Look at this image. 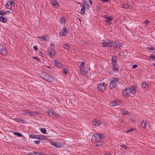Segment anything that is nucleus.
Instances as JSON below:
<instances>
[{"label": "nucleus", "instance_id": "22", "mask_svg": "<svg viewBox=\"0 0 155 155\" xmlns=\"http://www.w3.org/2000/svg\"><path fill=\"white\" fill-rule=\"evenodd\" d=\"M8 20V18L6 17H4L2 16H0V20L3 23H5Z\"/></svg>", "mask_w": 155, "mask_h": 155}, {"label": "nucleus", "instance_id": "54", "mask_svg": "<svg viewBox=\"0 0 155 155\" xmlns=\"http://www.w3.org/2000/svg\"><path fill=\"white\" fill-rule=\"evenodd\" d=\"M34 50H38V48L36 47L35 46H34Z\"/></svg>", "mask_w": 155, "mask_h": 155}, {"label": "nucleus", "instance_id": "39", "mask_svg": "<svg viewBox=\"0 0 155 155\" xmlns=\"http://www.w3.org/2000/svg\"><path fill=\"white\" fill-rule=\"evenodd\" d=\"M85 12V9L83 8H81L80 11L82 15L84 14Z\"/></svg>", "mask_w": 155, "mask_h": 155}, {"label": "nucleus", "instance_id": "14", "mask_svg": "<svg viewBox=\"0 0 155 155\" xmlns=\"http://www.w3.org/2000/svg\"><path fill=\"white\" fill-rule=\"evenodd\" d=\"M101 123V121L100 120L96 119L94 120L92 122V124L96 126L99 125Z\"/></svg>", "mask_w": 155, "mask_h": 155}, {"label": "nucleus", "instance_id": "7", "mask_svg": "<svg viewBox=\"0 0 155 155\" xmlns=\"http://www.w3.org/2000/svg\"><path fill=\"white\" fill-rule=\"evenodd\" d=\"M100 44L103 47H111V41L108 40L107 41H103Z\"/></svg>", "mask_w": 155, "mask_h": 155}, {"label": "nucleus", "instance_id": "49", "mask_svg": "<svg viewBox=\"0 0 155 155\" xmlns=\"http://www.w3.org/2000/svg\"><path fill=\"white\" fill-rule=\"evenodd\" d=\"M53 115L56 118L58 117L57 114H56L55 112H54V111L53 112Z\"/></svg>", "mask_w": 155, "mask_h": 155}, {"label": "nucleus", "instance_id": "6", "mask_svg": "<svg viewBox=\"0 0 155 155\" xmlns=\"http://www.w3.org/2000/svg\"><path fill=\"white\" fill-rule=\"evenodd\" d=\"M106 88V84L104 82L99 84L97 86L98 90L101 92L104 91Z\"/></svg>", "mask_w": 155, "mask_h": 155}, {"label": "nucleus", "instance_id": "5", "mask_svg": "<svg viewBox=\"0 0 155 155\" xmlns=\"http://www.w3.org/2000/svg\"><path fill=\"white\" fill-rule=\"evenodd\" d=\"M111 47L115 49H121V47H122V44L120 43L119 42H112L111 41Z\"/></svg>", "mask_w": 155, "mask_h": 155}, {"label": "nucleus", "instance_id": "56", "mask_svg": "<svg viewBox=\"0 0 155 155\" xmlns=\"http://www.w3.org/2000/svg\"><path fill=\"white\" fill-rule=\"evenodd\" d=\"M89 2L90 3V4L91 5H92V1L91 0H89Z\"/></svg>", "mask_w": 155, "mask_h": 155}, {"label": "nucleus", "instance_id": "58", "mask_svg": "<svg viewBox=\"0 0 155 155\" xmlns=\"http://www.w3.org/2000/svg\"><path fill=\"white\" fill-rule=\"evenodd\" d=\"M35 60H36L37 61H39V59L37 58V59H35Z\"/></svg>", "mask_w": 155, "mask_h": 155}, {"label": "nucleus", "instance_id": "38", "mask_svg": "<svg viewBox=\"0 0 155 155\" xmlns=\"http://www.w3.org/2000/svg\"><path fill=\"white\" fill-rule=\"evenodd\" d=\"M149 23V21L147 20H145L144 22L143 23V25L144 26H146Z\"/></svg>", "mask_w": 155, "mask_h": 155}, {"label": "nucleus", "instance_id": "10", "mask_svg": "<svg viewBox=\"0 0 155 155\" xmlns=\"http://www.w3.org/2000/svg\"><path fill=\"white\" fill-rule=\"evenodd\" d=\"M120 103V102L119 100H116L111 102L109 104L111 106H115L119 105Z\"/></svg>", "mask_w": 155, "mask_h": 155}, {"label": "nucleus", "instance_id": "59", "mask_svg": "<svg viewBox=\"0 0 155 155\" xmlns=\"http://www.w3.org/2000/svg\"><path fill=\"white\" fill-rule=\"evenodd\" d=\"M50 45H52V46H54H54H54V45H53V44H50Z\"/></svg>", "mask_w": 155, "mask_h": 155}, {"label": "nucleus", "instance_id": "27", "mask_svg": "<svg viewBox=\"0 0 155 155\" xmlns=\"http://www.w3.org/2000/svg\"><path fill=\"white\" fill-rule=\"evenodd\" d=\"M142 87L145 88L146 89L148 88V86L147 84V82H144L142 83Z\"/></svg>", "mask_w": 155, "mask_h": 155}, {"label": "nucleus", "instance_id": "63", "mask_svg": "<svg viewBox=\"0 0 155 155\" xmlns=\"http://www.w3.org/2000/svg\"><path fill=\"white\" fill-rule=\"evenodd\" d=\"M153 60H155V59H152Z\"/></svg>", "mask_w": 155, "mask_h": 155}, {"label": "nucleus", "instance_id": "52", "mask_svg": "<svg viewBox=\"0 0 155 155\" xmlns=\"http://www.w3.org/2000/svg\"><path fill=\"white\" fill-rule=\"evenodd\" d=\"M133 66V68H137V64H133L132 65Z\"/></svg>", "mask_w": 155, "mask_h": 155}, {"label": "nucleus", "instance_id": "55", "mask_svg": "<svg viewBox=\"0 0 155 155\" xmlns=\"http://www.w3.org/2000/svg\"><path fill=\"white\" fill-rule=\"evenodd\" d=\"M109 0H102L101 1L103 2H108Z\"/></svg>", "mask_w": 155, "mask_h": 155}, {"label": "nucleus", "instance_id": "62", "mask_svg": "<svg viewBox=\"0 0 155 155\" xmlns=\"http://www.w3.org/2000/svg\"><path fill=\"white\" fill-rule=\"evenodd\" d=\"M104 155H110L109 154H105Z\"/></svg>", "mask_w": 155, "mask_h": 155}, {"label": "nucleus", "instance_id": "61", "mask_svg": "<svg viewBox=\"0 0 155 155\" xmlns=\"http://www.w3.org/2000/svg\"><path fill=\"white\" fill-rule=\"evenodd\" d=\"M33 58H36V57H33Z\"/></svg>", "mask_w": 155, "mask_h": 155}, {"label": "nucleus", "instance_id": "60", "mask_svg": "<svg viewBox=\"0 0 155 155\" xmlns=\"http://www.w3.org/2000/svg\"><path fill=\"white\" fill-rule=\"evenodd\" d=\"M123 54V53H120V55H121V54Z\"/></svg>", "mask_w": 155, "mask_h": 155}, {"label": "nucleus", "instance_id": "35", "mask_svg": "<svg viewBox=\"0 0 155 155\" xmlns=\"http://www.w3.org/2000/svg\"><path fill=\"white\" fill-rule=\"evenodd\" d=\"M60 22L61 24H64L65 21L64 19L63 18H61L60 19Z\"/></svg>", "mask_w": 155, "mask_h": 155}, {"label": "nucleus", "instance_id": "51", "mask_svg": "<svg viewBox=\"0 0 155 155\" xmlns=\"http://www.w3.org/2000/svg\"><path fill=\"white\" fill-rule=\"evenodd\" d=\"M111 21H108V20H106V21L107 22V24L108 25H110L111 23Z\"/></svg>", "mask_w": 155, "mask_h": 155}, {"label": "nucleus", "instance_id": "64", "mask_svg": "<svg viewBox=\"0 0 155 155\" xmlns=\"http://www.w3.org/2000/svg\"><path fill=\"white\" fill-rule=\"evenodd\" d=\"M153 65L155 66V63L153 64Z\"/></svg>", "mask_w": 155, "mask_h": 155}, {"label": "nucleus", "instance_id": "26", "mask_svg": "<svg viewBox=\"0 0 155 155\" xmlns=\"http://www.w3.org/2000/svg\"><path fill=\"white\" fill-rule=\"evenodd\" d=\"M29 137L31 138L38 139V135L34 134H31L30 135Z\"/></svg>", "mask_w": 155, "mask_h": 155}, {"label": "nucleus", "instance_id": "47", "mask_svg": "<svg viewBox=\"0 0 155 155\" xmlns=\"http://www.w3.org/2000/svg\"><path fill=\"white\" fill-rule=\"evenodd\" d=\"M28 155H35V152L29 153L28 154Z\"/></svg>", "mask_w": 155, "mask_h": 155}, {"label": "nucleus", "instance_id": "8", "mask_svg": "<svg viewBox=\"0 0 155 155\" xmlns=\"http://www.w3.org/2000/svg\"><path fill=\"white\" fill-rule=\"evenodd\" d=\"M68 33V29L65 28H63L60 32V35L62 37H65Z\"/></svg>", "mask_w": 155, "mask_h": 155}, {"label": "nucleus", "instance_id": "28", "mask_svg": "<svg viewBox=\"0 0 155 155\" xmlns=\"http://www.w3.org/2000/svg\"><path fill=\"white\" fill-rule=\"evenodd\" d=\"M121 7L122 8H124V9H127L129 8V5L126 4H122L121 5Z\"/></svg>", "mask_w": 155, "mask_h": 155}, {"label": "nucleus", "instance_id": "42", "mask_svg": "<svg viewBox=\"0 0 155 155\" xmlns=\"http://www.w3.org/2000/svg\"><path fill=\"white\" fill-rule=\"evenodd\" d=\"M63 73L65 74V75H66L68 72V70L67 69L64 68L63 69Z\"/></svg>", "mask_w": 155, "mask_h": 155}, {"label": "nucleus", "instance_id": "9", "mask_svg": "<svg viewBox=\"0 0 155 155\" xmlns=\"http://www.w3.org/2000/svg\"><path fill=\"white\" fill-rule=\"evenodd\" d=\"M7 54L6 49L3 46L0 45V54L2 55H5Z\"/></svg>", "mask_w": 155, "mask_h": 155}, {"label": "nucleus", "instance_id": "19", "mask_svg": "<svg viewBox=\"0 0 155 155\" xmlns=\"http://www.w3.org/2000/svg\"><path fill=\"white\" fill-rule=\"evenodd\" d=\"M85 68L81 69L80 72L81 74L83 76L85 75L87 73V71L85 70Z\"/></svg>", "mask_w": 155, "mask_h": 155}, {"label": "nucleus", "instance_id": "15", "mask_svg": "<svg viewBox=\"0 0 155 155\" xmlns=\"http://www.w3.org/2000/svg\"><path fill=\"white\" fill-rule=\"evenodd\" d=\"M48 53L51 58L54 57L55 52L54 50H49L48 51Z\"/></svg>", "mask_w": 155, "mask_h": 155}, {"label": "nucleus", "instance_id": "16", "mask_svg": "<svg viewBox=\"0 0 155 155\" xmlns=\"http://www.w3.org/2000/svg\"><path fill=\"white\" fill-rule=\"evenodd\" d=\"M147 124L146 120H143L141 123V127L142 128L145 129L146 128V126Z\"/></svg>", "mask_w": 155, "mask_h": 155}, {"label": "nucleus", "instance_id": "46", "mask_svg": "<svg viewBox=\"0 0 155 155\" xmlns=\"http://www.w3.org/2000/svg\"><path fill=\"white\" fill-rule=\"evenodd\" d=\"M38 55L41 57L42 58L43 57V55L42 52L39 51L38 53Z\"/></svg>", "mask_w": 155, "mask_h": 155}, {"label": "nucleus", "instance_id": "18", "mask_svg": "<svg viewBox=\"0 0 155 155\" xmlns=\"http://www.w3.org/2000/svg\"><path fill=\"white\" fill-rule=\"evenodd\" d=\"M14 120L15 121L18 123H25L26 122V121L25 120L19 118H17L15 119Z\"/></svg>", "mask_w": 155, "mask_h": 155}, {"label": "nucleus", "instance_id": "53", "mask_svg": "<svg viewBox=\"0 0 155 155\" xmlns=\"http://www.w3.org/2000/svg\"><path fill=\"white\" fill-rule=\"evenodd\" d=\"M11 3V4L12 5H14V4L15 3V2L13 1H9ZM14 6V5H13Z\"/></svg>", "mask_w": 155, "mask_h": 155}, {"label": "nucleus", "instance_id": "23", "mask_svg": "<svg viewBox=\"0 0 155 155\" xmlns=\"http://www.w3.org/2000/svg\"><path fill=\"white\" fill-rule=\"evenodd\" d=\"M51 4L55 8H57L58 6V4L57 1H53L51 2Z\"/></svg>", "mask_w": 155, "mask_h": 155}, {"label": "nucleus", "instance_id": "25", "mask_svg": "<svg viewBox=\"0 0 155 155\" xmlns=\"http://www.w3.org/2000/svg\"><path fill=\"white\" fill-rule=\"evenodd\" d=\"M24 114H28L29 115H34L35 114V113L34 112H30L27 110H24Z\"/></svg>", "mask_w": 155, "mask_h": 155}, {"label": "nucleus", "instance_id": "48", "mask_svg": "<svg viewBox=\"0 0 155 155\" xmlns=\"http://www.w3.org/2000/svg\"><path fill=\"white\" fill-rule=\"evenodd\" d=\"M34 142L37 144H39L40 143V141L39 140H36L34 141Z\"/></svg>", "mask_w": 155, "mask_h": 155}, {"label": "nucleus", "instance_id": "45", "mask_svg": "<svg viewBox=\"0 0 155 155\" xmlns=\"http://www.w3.org/2000/svg\"><path fill=\"white\" fill-rule=\"evenodd\" d=\"M96 144V146H99L102 145V142H97Z\"/></svg>", "mask_w": 155, "mask_h": 155}, {"label": "nucleus", "instance_id": "13", "mask_svg": "<svg viewBox=\"0 0 155 155\" xmlns=\"http://www.w3.org/2000/svg\"><path fill=\"white\" fill-rule=\"evenodd\" d=\"M54 64L56 67L59 68H60L61 66L62 65L61 63L57 61L56 60H54L53 61Z\"/></svg>", "mask_w": 155, "mask_h": 155}, {"label": "nucleus", "instance_id": "33", "mask_svg": "<svg viewBox=\"0 0 155 155\" xmlns=\"http://www.w3.org/2000/svg\"><path fill=\"white\" fill-rule=\"evenodd\" d=\"M54 111L51 110H48V114L50 116H52L53 114V112Z\"/></svg>", "mask_w": 155, "mask_h": 155}, {"label": "nucleus", "instance_id": "44", "mask_svg": "<svg viewBox=\"0 0 155 155\" xmlns=\"http://www.w3.org/2000/svg\"><path fill=\"white\" fill-rule=\"evenodd\" d=\"M134 130V128H130V129L128 130H126V132L127 133L130 132H132V131H133Z\"/></svg>", "mask_w": 155, "mask_h": 155}, {"label": "nucleus", "instance_id": "50", "mask_svg": "<svg viewBox=\"0 0 155 155\" xmlns=\"http://www.w3.org/2000/svg\"><path fill=\"white\" fill-rule=\"evenodd\" d=\"M121 147H122V148H124V149H127V147L125 145H121Z\"/></svg>", "mask_w": 155, "mask_h": 155}, {"label": "nucleus", "instance_id": "40", "mask_svg": "<svg viewBox=\"0 0 155 155\" xmlns=\"http://www.w3.org/2000/svg\"><path fill=\"white\" fill-rule=\"evenodd\" d=\"M113 69L114 70H118L119 69V67L117 65L113 66Z\"/></svg>", "mask_w": 155, "mask_h": 155}, {"label": "nucleus", "instance_id": "34", "mask_svg": "<svg viewBox=\"0 0 155 155\" xmlns=\"http://www.w3.org/2000/svg\"><path fill=\"white\" fill-rule=\"evenodd\" d=\"M14 134L15 135H17L20 137H22V134L21 133L19 132H15L14 133Z\"/></svg>", "mask_w": 155, "mask_h": 155}, {"label": "nucleus", "instance_id": "41", "mask_svg": "<svg viewBox=\"0 0 155 155\" xmlns=\"http://www.w3.org/2000/svg\"><path fill=\"white\" fill-rule=\"evenodd\" d=\"M86 6H87V7H88V5L86 3H84L83 5L82 6V8H83V9H86L85 7Z\"/></svg>", "mask_w": 155, "mask_h": 155}, {"label": "nucleus", "instance_id": "1", "mask_svg": "<svg viewBox=\"0 0 155 155\" xmlns=\"http://www.w3.org/2000/svg\"><path fill=\"white\" fill-rule=\"evenodd\" d=\"M137 87L136 86H133L130 88L124 89L123 92L124 93H125V95L127 97L131 96L133 97V95H134L137 91Z\"/></svg>", "mask_w": 155, "mask_h": 155}, {"label": "nucleus", "instance_id": "17", "mask_svg": "<svg viewBox=\"0 0 155 155\" xmlns=\"http://www.w3.org/2000/svg\"><path fill=\"white\" fill-rule=\"evenodd\" d=\"M104 18L107 20L108 21H111L113 19L114 17L112 16H108L107 15H104Z\"/></svg>", "mask_w": 155, "mask_h": 155}, {"label": "nucleus", "instance_id": "24", "mask_svg": "<svg viewBox=\"0 0 155 155\" xmlns=\"http://www.w3.org/2000/svg\"><path fill=\"white\" fill-rule=\"evenodd\" d=\"M11 13V11L9 10H8L5 12H2L1 11L0 15H5L6 14H9Z\"/></svg>", "mask_w": 155, "mask_h": 155}, {"label": "nucleus", "instance_id": "57", "mask_svg": "<svg viewBox=\"0 0 155 155\" xmlns=\"http://www.w3.org/2000/svg\"><path fill=\"white\" fill-rule=\"evenodd\" d=\"M149 58H155V57L154 56H153V57L152 56H150Z\"/></svg>", "mask_w": 155, "mask_h": 155}, {"label": "nucleus", "instance_id": "36", "mask_svg": "<svg viewBox=\"0 0 155 155\" xmlns=\"http://www.w3.org/2000/svg\"><path fill=\"white\" fill-rule=\"evenodd\" d=\"M40 130L41 132L44 134L46 133V130L45 128L41 129Z\"/></svg>", "mask_w": 155, "mask_h": 155}, {"label": "nucleus", "instance_id": "11", "mask_svg": "<svg viewBox=\"0 0 155 155\" xmlns=\"http://www.w3.org/2000/svg\"><path fill=\"white\" fill-rule=\"evenodd\" d=\"M121 114L124 116H125L126 115H128L129 116H130L131 115L130 113L127 110H126L125 109H122L121 110Z\"/></svg>", "mask_w": 155, "mask_h": 155}, {"label": "nucleus", "instance_id": "37", "mask_svg": "<svg viewBox=\"0 0 155 155\" xmlns=\"http://www.w3.org/2000/svg\"><path fill=\"white\" fill-rule=\"evenodd\" d=\"M147 48L150 50H151L152 51H154V50H155V48H154L152 46L147 47Z\"/></svg>", "mask_w": 155, "mask_h": 155}, {"label": "nucleus", "instance_id": "30", "mask_svg": "<svg viewBox=\"0 0 155 155\" xmlns=\"http://www.w3.org/2000/svg\"><path fill=\"white\" fill-rule=\"evenodd\" d=\"M85 64L84 62H81V64L80 66V68H79L80 70L81 69H82H82H84V68H85V67L84 66Z\"/></svg>", "mask_w": 155, "mask_h": 155}, {"label": "nucleus", "instance_id": "31", "mask_svg": "<svg viewBox=\"0 0 155 155\" xmlns=\"http://www.w3.org/2000/svg\"><path fill=\"white\" fill-rule=\"evenodd\" d=\"M117 59H112V62L113 66L117 65Z\"/></svg>", "mask_w": 155, "mask_h": 155}, {"label": "nucleus", "instance_id": "29", "mask_svg": "<svg viewBox=\"0 0 155 155\" xmlns=\"http://www.w3.org/2000/svg\"><path fill=\"white\" fill-rule=\"evenodd\" d=\"M47 137L44 135H38V139H46Z\"/></svg>", "mask_w": 155, "mask_h": 155}, {"label": "nucleus", "instance_id": "12", "mask_svg": "<svg viewBox=\"0 0 155 155\" xmlns=\"http://www.w3.org/2000/svg\"><path fill=\"white\" fill-rule=\"evenodd\" d=\"M50 143L57 148H59L61 147L62 146L61 144L60 143H56L51 142Z\"/></svg>", "mask_w": 155, "mask_h": 155}, {"label": "nucleus", "instance_id": "4", "mask_svg": "<svg viewBox=\"0 0 155 155\" xmlns=\"http://www.w3.org/2000/svg\"><path fill=\"white\" fill-rule=\"evenodd\" d=\"M41 77L44 79L48 82H52L53 81L52 77L48 74L45 73L42 75Z\"/></svg>", "mask_w": 155, "mask_h": 155}, {"label": "nucleus", "instance_id": "21", "mask_svg": "<svg viewBox=\"0 0 155 155\" xmlns=\"http://www.w3.org/2000/svg\"><path fill=\"white\" fill-rule=\"evenodd\" d=\"M38 38H39L40 40L42 41L43 40V41H48V39L47 36L44 35L41 37H38Z\"/></svg>", "mask_w": 155, "mask_h": 155}, {"label": "nucleus", "instance_id": "32", "mask_svg": "<svg viewBox=\"0 0 155 155\" xmlns=\"http://www.w3.org/2000/svg\"><path fill=\"white\" fill-rule=\"evenodd\" d=\"M63 48L65 49L69 50L70 46L68 44H65L63 46Z\"/></svg>", "mask_w": 155, "mask_h": 155}, {"label": "nucleus", "instance_id": "2", "mask_svg": "<svg viewBox=\"0 0 155 155\" xmlns=\"http://www.w3.org/2000/svg\"><path fill=\"white\" fill-rule=\"evenodd\" d=\"M104 138V136L101 134L96 133L92 137V141L94 142L97 143L99 142L101 140Z\"/></svg>", "mask_w": 155, "mask_h": 155}, {"label": "nucleus", "instance_id": "3", "mask_svg": "<svg viewBox=\"0 0 155 155\" xmlns=\"http://www.w3.org/2000/svg\"><path fill=\"white\" fill-rule=\"evenodd\" d=\"M119 79L117 78H112L109 80L110 82L109 87L110 88H113L119 84Z\"/></svg>", "mask_w": 155, "mask_h": 155}, {"label": "nucleus", "instance_id": "43", "mask_svg": "<svg viewBox=\"0 0 155 155\" xmlns=\"http://www.w3.org/2000/svg\"><path fill=\"white\" fill-rule=\"evenodd\" d=\"M35 155H48L43 153H39L35 152Z\"/></svg>", "mask_w": 155, "mask_h": 155}, {"label": "nucleus", "instance_id": "20", "mask_svg": "<svg viewBox=\"0 0 155 155\" xmlns=\"http://www.w3.org/2000/svg\"><path fill=\"white\" fill-rule=\"evenodd\" d=\"M5 7L6 8L11 10L12 6L11 3L9 1H8L5 5Z\"/></svg>", "mask_w": 155, "mask_h": 155}]
</instances>
